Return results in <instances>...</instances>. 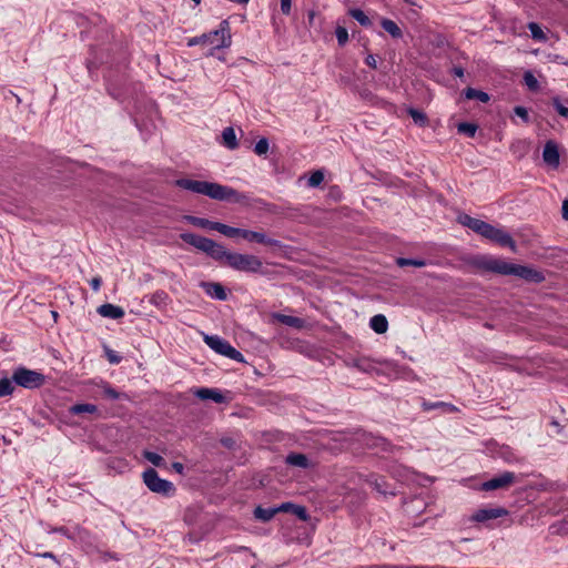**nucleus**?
Returning <instances> with one entry per match:
<instances>
[{"mask_svg":"<svg viewBox=\"0 0 568 568\" xmlns=\"http://www.w3.org/2000/svg\"><path fill=\"white\" fill-rule=\"evenodd\" d=\"M475 265L486 272L497 273L500 275H515L535 283H540L545 280L541 272L528 266L509 263L503 258L480 256L476 258Z\"/></svg>","mask_w":568,"mask_h":568,"instance_id":"f257e3e1","label":"nucleus"},{"mask_svg":"<svg viewBox=\"0 0 568 568\" xmlns=\"http://www.w3.org/2000/svg\"><path fill=\"white\" fill-rule=\"evenodd\" d=\"M175 184L193 193L206 195L217 201L242 202L246 196L236 190L215 182L197 181L192 179H179Z\"/></svg>","mask_w":568,"mask_h":568,"instance_id":"f03ea898","label":"nucleus"},{"mask_svg":"<svg viewBox=\"0 0 568 568\" xmlns=\"http://www.w3.org/2000/svg\"><path fill=\"white\" fill-rule=\"evenodd\" d=\"M181 240L199 251L204 252L211 258L224 263L229 266L233 252L227 251L222 244L214 242L211 239L194 234V233H182Z\"/></svg>","mask_w":568,"mask_h":568,"instance_id":"7ed1b4c3","label":"nucleus"},{"mask_svg":"<svg viewBox=\"0 0 568 568\" xmlns=\"http://www.w3.org/2000/svg\"><path fill=\"white\" fill-rule=\"evenodd\" d=\"M201 43L213 44L216 49L229 48L231 45V31L229 21L223 20L220 23L219 29L214 31L191 38L187 42V45L194 47Z\"/></svg>","mask_w":568,"mask_h":568,"instance_id":"20e7f679","label":"nucleus"},{"mask_svg":"<svg viewBox=\"0 0 568 568\" xmlns=\"http://www.w3.org/2000/svg\"><path fill=\"white\" fill-rule=\"evenodd\" d=\"M142 477H143V483L151 491L166 496V497L174 495L175 487H174L173 483L161 478L155 469H153V468L146 469L143 473Z\"/></svg>","mask_w":568,"mask_h":568,"instance_id":"39448f33","label":"nucleus"},{"mask_svg":"<svg viewBox=\"0 0 568 568\" xmlns=\"http://www.w3.org/2000/svg\"><path fill=\"white\" fill-rule=\"evenodd\" d=\"M12 381L23 388L33 389L41 387L45 377L42 373L21 366L13 371Z\"/></svg>","mask_w":568,"mask_h":568,"instance_id":"423d86ee","label":"nucleus"},{"mask_svg":"<svg viewBox=\"0 0 568 568\" xmlns=\"http://www.w3.org/2000/svg\"><path fill=\"white\" fill-rule=\"evenodd\" d=\"M229 266L235 271L246 273L262 272L263 262L260 257L252 254L233 253Z\"/></svg>","mask_w":568,"mask_h":568,"instance_id":"0eeeda50","label":"nucleus"},{"mask_svg":"<svg viewBox=\"0 0 568 568\" xmlns=\"http://www.w3.org/2000/svg\"><path fill=\"white\" fill-rule=\"evenodd\" d=\"M204 342L210 348L215 351L217 354H221L237 362H243V355L224 338L217 335H205Z\"/></svg>","mask_w":568,"mask_h":568,"instance_id":"6e6552de","label":"nucleus"},{"mask_svg":"<svg viewBox=\"0 0 568 568\" xmlns=\"http://www.w3.org/2000/svg\"><path fill=\"white\" fill-rule=\"evenodd\" d=\"M487 240L497 243L503 247H509L511 252H517V245L509 233L503 229L496 227L490 224L486 237Z\"/></svg>","mask_w":568,"mask_h":568,"instance_id":"1a4fd4ad","label":"nucleus"},{"mask_svg":"<svg viewBox=\"0 0 568 568\" xmlns=\"http://www.w3.org/2000/svg\"><path fill=\"white\" fill-rule=\"evenodd\" d=\"M516 481V475L513 471H504L500 475L486 480L481 484V490L490 491L506 489Z\"/></svg>","mask_w":568,"mask_h":568,"instance_id":"9d476101","label":"nucleus"},{"mask_svg":"<svg viewBox=\"0 0 568 568\" xmlns=\"http://www.w3.org/2000/svg\"><path fill=\"white\" fill-rule=\"evenodd\" d=\"M544 162L552 169H557L560 163L558 145L555 141L549 140L546 142L542 151Z\"/></svg>","mask_w":568,"mask_h":568,"instance_id":"9b49d317","label":"nucleus"},{"mask_svg":"<svg viewBox=\"0 0 568 568\" xmlns=\"http://www.w3.org/2000/svg\"><path fill=\"white\" fill-rule=\"evenodd\" d=\"M243 239L248 242H255V243L264 244V245H268V246H274V247L282 246V244L278 240L268 237L264 232L244 230Z\"/></svg>","mask_w":568,"mask_h":568,"instance_id":"f8f14e48","label":"nucleus"},{"mask_svg":"<svg viewBox=\"0 0 568 568\" xmlns=\"http://www.w3.org/2000/svg\"><path fill=\"white\" fill-rule=\"evenodd\" d=\"M508 515V510L503 507H495V508H483L477 510L473 515V520L483 523L490 519H497L500 517H505Z\"/></svg>","mask_w":568,"mask_h":568,"instance_id":"ddd939ff","label":"nucleus"},{"mask_svg":"<svg viewBox=\"0 0 568 568\" xmlns=\"http://www.w3.org/2000/svg\"><path fill=\"white\" fill-rule=\"evenodd\" d=\"M363 440L368 448L381 449V452L393 454L396 449L395 446H393L387 439L383 437L364 435Z\"/></svg>","mask_w":568,"mask_h":568,"instance_id":"4468645a","label":"nucleus"},{"mask_svg":"<svg viewBox=\"0 0 568 568\" xmlns=\"http://www.w3.org/2000/svg\"><path fill=\"white\" fill-rule=\"evenodd\" d=\"M195 396L202 400H213L214 403L221 404L225 400L224 395L216 388H197Z\"/></svg>","mask_w":568,"mask_h":568,"instance_id":"2eb2a0df","label":"nucleus"},{"mask_svg":"<svg viewBox=\"0 0 568 568\" xmlns=\"http://www.w3.org/2000/svg\"><path fill=\"white\" fill-rule=\"evenodd\" d=\"M98 313L102 317H108V318H113V320L122 318L125 314L124 310L122 307L110 304V303L100 305L98 307Z\"/></svg>","mask_w":568,"mask_h":568,"instance_id":"dca6fc26","label":"nucleus"},{"mask_svg":"<svg viewBox=\"0 0 568 568\" xmlns=\"http://www.w3.org/2000/svg\"><path fill=\"white\" fill-rule=\"evenodd\" d=\"M423 410L429 412L433 409H440L444 414H452L458 410L456 406L445 402H426L422 403Z\"/></svg>","mask_w":568,"mask_h":568,"instance_id":"f3484780","label":"nucleus"},{"mask_svg":"<svg viewBox=\"0 0 568 568\" xmlns=\"http://www.w3.org/2000/svg\"><path fill=\"white\" fill-rule=\"evenodd\" d=\"M202 287L209 296L219 301H225L227 297L225 288L220 283H203Z\"/></svg>","mask_w":568,"mask_h":568,"instance_id":"a211bd4d","label":"nucleus"},{"mask_svg":"<svg viewBox=\"0 0 568 568\" xmlns=\"http://www.w3.org/2000/svg\"><path fill=\"white\" fill-rule=\"evenodd\" d=\"M378 362L375 359H372L369 357H358L353 361V366L356 367L358 371L364 373H371L376 369V364Z\"/></svg>","mask_w":568,"mask_h":568,"instance_id":"6ab92c4d","label":"nucleus"},{"mask_svg":"<svg viewBox=\"0 0 568 568\" xmlns=\"http://www.w3.org/2000/svg\"><path fill=\"white\" fill-rule=\"evenodd\" d=\"M286 464L300 468H308L310 460L306 455L300 453H291L286 456Z\"/></svg>","mask_w":568,"mask_h":568,"instance_id":"aec40b11","label":"nucleus"},{"mask_svg":"<svg viewBox=\"0 0 568 568\" xmlns=\"http://www.w3.org/2000/svg\"><path fill=\"white\" fill-rule=\"evenodd\" d=\"M222 143L229 150H235L239 146L236 134L233 128L227 126L223 130Z\"/></svg>","mask_w":568,"mask_h":568,"instance_id":"412c9836","label":"nucleus"},{"mask_svg":"<svg viewBox=\"0 0 568 568\" xmlns=\"http://www.w3.org/2000/svg\"><path fill=\"white\" fill-rule=\"evenodd\" d=\"M369 326L375 333L383 334L388 328V322L383 314H377L371 318Z\"/></svg>","mask_w":568,"mask_h":568,"instance_id":"4be33fe9","label":"nucleus"},{"mask_svg":"<svg viewBox=\"0 0 568 568\" xmlns=\"http://www.w3.org/2000/svg\"><path fill=\"white\" fill-rule=\"evenodd\" d=\"M185 220L194 226L202 227V229H209V230H213V231H216V225H219V222H213L207 219L196 217V216H192V215L185 216Z\"/></svg>","mask_w":568,"mask_h":568,"instance_id":"5701e85b","label":"nucleus"},{"mask_svg":"<svg viewBox=\"0 0 568 568\" xmlns=\"http://www.w3.org/2000/svg\"><path fill=\"white\" fill-rule=\"evenodd\" d=\"M382 28L389 33L394 39L403 37L402 29L390 19L383 18L381 20Z\"/></svg>","mask_w":568,"mask_h":568,"instance_id":"b1692460","label":"nucleus"},{"mask_svg":"<svg viewBox=\"0 0 568 568\" xmlns=\"http://www.w3.org/2000/svg\"><path fill=\"white\" fill-rule=\"evenodd\" d=\"M276 515L275 507L263 508L257 506L254 509V517L263 523L270 521Z\"/></svg>","mask_w":568,"mask_h":568,"instance_id":"393cba45","label":"nucleus"},{"mask_svg":"<svg viewBox=\"0 0 568 568\" xmlns=\"http://www.w3.org/2000/svg\"><path fill=\"white\" fill-rule=\"evenodd\" d=\"M216 231L227 237H235V236L243 237L244 229L229 226L226 224L219 222V225H216Z\"/></svg>","mask_w":568,"mask_h":568,"instance_id":"a878e982","label":"nucleus"},{"mask_svg":"<svg viewBox=\"0 0 568 568\" xmlns=\"http://www.w3.org/2000/svg\"><path fill=\"white\" fill-rule=\"evenodd\" d=\"M458 222L462 225H464V226L470 229L471 231L476 232L484 221L475 219V217H471L468 214H460L458 216Z\"/></svg>","mask_w":568,"mask_h":568,"instance_id":"bb28decb","label":"nucleus"},{"mask_svg":"<svg viewBox=\"0 0 568 568\" xmlns=\"http://www.w3.org/2000/svg\"><path fill=\"white\" fill-rule=\"evenodd\" d=\"M275 318L291 327L301 328L303 326V320L295 316L284 315V314H275Z\"/></svg>","mask_w":568,"mask_h":568,"instance_id":"cd10ccee","label":"nucleus"},{"mask_svg":"<svg viewBox=\"0 0 568 568\" xmlns=\"http://www.w3.org/2000/svg\"><path fill=\"white\" fill-rule=\"evenodd\" d=\"M464 94L469 100L476 99L483 103H487L490 99L488 93L474 88H467Z\"/></svg>","mask_w":568,"mask_h":568,"instance_id":"c85d7f7f","label":"nucleus"},{"mask_svg":"<svg viewBox=\"0 0 568 568\" xmlns=\"http://www.w3.org/2000/svg\"><path fill=\"white\" fill-rule=\"evenodd\" d=\"M348 14L355 19L363 27H371L372 20L361 9L354 8L348 11Z\"/></svg>","mask_w":568,"mask_h":568,"instance_id":"c756f323","label":"nucleus"},{"mask_svg":"<svg viewBox=\"0 0 568 568\" xmlns=\"http://www.w3.org/2000/svg\"><path fill=\"white\" fill-rule=\"evenodd\" d=\"M69 412L72 415H80L83 413L94 414L98 412V407L93 404H75L70 407Z\"/></svg>","mask_w":568,"mask_h":568,"instance_id":"7c9ffc66","label":"nucleus"},{"mask_svg":"<svg viewBox=\"0 0 568 568\" xmlns=\"http://www.w3.org/2000/svg\"><path fill=\"white\" fill-rule=\"evenodd\" d=\"M100 387L102 389V395L108 399L118 400L122 397V394H120L106 382H101Z\"/></svg>","mask_w":568,"mask_h":568,"instance_id":"2f4dec72","label":"nucleus"},{"mask_svg":"<svg viewBox=\"0 0 568 568\" xmlns=\"http://www.w3.org/2000/svg\"><path fill=\"white\" fill-rule=\"evenodd\" d=\"M14 382L12 378L3 377L0 378V398L4 396L12 395L14 390Z\"/></svg>","mask_w":568,"mask_h":568,"instance_id":"473e14b6","label":"nucleus"},{"mask_svg":"<svg viewBox=\"0 0 568 568\" xmlns=\"http://www.w3.org/2000/svg\"><path fill=\"white\" fill-rule=\"evenodd\" d=\"M396 263L400 267H404V266L424 267L426 265V261L422 260V258L398 257Z\"/></svg>","mask_w":568,"mask_h":568,"instance_id":"72a5a7b5","label":"nucleus"},{"mask_svg":"<svg viewBox=\"0 0 568 568\" xmlns=\"http://www.w3.org/2000/svg\"><path fill=\"white\" fill-rule=\"evenodd\" d=\"M528 29L531 33L532 39H535L537 41H546L547 40L546 34L544 33V31L541 30V28L538 23L529 22Z\"/></svg>","mask_w":568,"mask_h":568,"instance_id":"f704fd0d","label":"nucleus"},{"mask_svg":"<svg viewBox=\"0 0 568 568\" xmlns=\"http://www.w3.org/2000/svg\"><path fill=\"white\" fill-rule=\"evenodd\" d=\"M457 131L458 133L473 138L477 131V125L469 122H462L457 125Z\"/></svg>","mask_w":568,"mask_h":568,"instance_id":"c9c22d12","label":"nucleus"},{"mask_svg":"<svg viewBox=\"0 0 568 568\" xmlns=\"http://www.w3.org/2000/svg\"><path fill=\"white\" fill-rule=\"evenodd\" d=\"M143 456L148 462H150L152 465H154L156 467H161V466L165 465L163 457L154 452L145 450L143 453Z\"/></svg>","mask_w":568,"mask_h":568,"instance_id":"e433bc0d","label":"nucleus"},{"mask_svg":"<svg viewBox=\"0 0 568 568\" xmlns=\"http://www.w3.org/2000/svg\"><path fill=\"white\" fill-rule=\"evenodd\" d=\"M270 143L265 138L260 139L254 145V152L257 155H265L268 152Z\"/></svg>","mask_w":568,"mask_h":568,"instance_id":"4c0bfd02","label":"nucleus"},{"mask_svg":"<svg viewBox=\"0 0 568 568\" xmlns=\"http://www.w3.org/2000/svg\"><path fill=\"white\" fill-rule=\"evenodd\" d=\"M409 115L412 116V119L414 120L415 123L419 124V125H425L426 122H427V118L425 115V113L416 110V109H409L408 111Z\"/></svg>","mask_w":568,"mask_h":568,"instance_id":"58836bf2","label":"nucleus"},{"mask_svg":"<svg viewBox=\"0 0 568 568\" xmlns=\"http://www.w3.org/2000/svg\"><path fill=\"white\" fill-rule=\"evenodd\" d=\"M324 180V174L322 171H315L311 174L307 181V185L311 187L318 186Z\"/></svg>","mask_w":568,"mask_h":568,"instance_id":"ea45409f","label":"nucleus"},{"mask_svg":"<svg viewBox=\"0 0 568 568\" xmlns=\"http://www.w3.org/2000/svg\"><path fill=\"white\" fill-rule=\"evenodd\" d=\"M336 39L339 45H345L348 41V32L344 27H337L335 30Z\"/></svg>","mask_w":568,"mask_h":568,"instance_id":"a19ab883","label":"nucleus"},{"mask_svg":"<svg viewBox=\"0 0 568 568\" xmlns=\"http://www.w3.org/2000/svg\"><path fill=\"white\" fill-rule=\"evenodd\" d=\"M524 82L528 87V89L532 91L537 90L539 87L537 79L531 72H526L524 74Z\"/></svg>","mask_w":568,"mask_h":568,"instance_id":"79ce46f5","label":"nucleus"},{"mask_svg":"<svg viewBox=\"0 0 568 568\" xmlns=\"http://www.w3.org/2000/svg\"><path fill=\"white\" fill-rule=\"evenodd\" d=\"M552 105L561 116L568 118V108L562 105L558 98L552 99Z\"/></svg>","mask_w":568,"mask_h":568,"instance_id":"37998d69","label":"nucleus"},{"mask_svg":"<svg viewBox=\"0 0 568 568\" xmlns=\"http://www.w3.org/2000/svg\"><path fill=\"white\" fill-rule=\"evenodd\" d=\"M292 513L297 516L301 520L306 521L308 519V514L306 511V508L303 506H298L294 504Z\"/></svg>","mask_w":568,"mask_h":568,"instance_id":"c03bdc74","label":"nucleus"},{"mask_svg":"<svg viewBox=\"0 0 568 568\" xmlns=\"http://www.w3.org/2000/svg\"><path fill=\"white\" fill-rule=\"evenodd\" d=\"M514 112L517 116H519L525 123L529 122V114L526 108L524 106H515Z\"/></svg>","mask_w":568,"mask_h":568,"instance_id":"a18cd8bd","label":"nucleus"},{"mask_svg":"<svg viewBox=\"0 0 568 568\" xmlns=\"http://www.w3.org/2000/svg\"><path fill=\"white\" fill-rule=\"evenodd\" d=\"M292 10V0H281V11L283 14L288 16Z\"/></svg>","mask_w":568,"mask_h":568,"instance_id":"49530a36","label":"nucleus"},{"mask_svg":"<svg viewBox=\"0 0 568 568\" xmlns=\"http://www.w3.org/2000/svg\"><path fill=\"white\" fill-rule=\"evenodd\" d=\"M294 504L292 503H283L280 506L275 507L276 514L277 513H288L293 510Z\"/></svg>","mask_w":568,"mask_h":568,"instance_id":"de8ad7c7","label":"nucleus"},{"mask_svg":"<svg viewBox=\"0 0 568 568\" xmlns=\"http://www.w3.org/2000/svg\"><path fill=\"white\" fill-rule=\"evenodd\" d=\"M489 226L490 224L484 221L475 233L486 237Z\"/></svg>","mask_w":568,"mask_h":568,"instance_id":"09e8293b","label":"nucleus"},{"mask_svg":"<svg viewBox=\"0 0 568 568\" xmlns=\"http://www.w3.org/2000/svg\"><path fill=\"white\" fill-rule=\"evenodd\" d=\"M489 226L490 224L484 221L475 233L486 237Z\"/></svg>","mask_w":568,"mask_h":568,"instance_id":"8fccbe9b","label":"nucleus"},{"mask_svg":"<svg viewBox=\"0 0 568 568\" xmlns=\"http://www.w3.org/2000/svg\"><path fill=\"white\" fill-rule=\"evenodd\" d=\"M101 284H102V280L101 277L97 276V277H93L91 281H90V285L92 287V290L94 292H98L101 287Z\"/></svg>","mask_w":568,"mask_h":568,"instance_id":"3c124183","label":"nucleus"},{"mask_svg":"<svg viewBox=\"0 0 568 568\" xmlns=\"http://www.w3.org/2000/svg\"><path fill=\"white\" fill-rule=\"evenodd\" d=\"M365 62L368 67H371L372 69H376L377 68V60H376V57L373 55V54H368L365 59Z\"/></svg>","mask_w":568,"mask_h":568,"instance_id":"603ef678","label":"nucleus"},{"mask_svg":"<svg viewBox=\"0 0 568 568\" xmlns=\"http://www.w3.org/2000/svg\"><path fill=\"white\" fill-rule=\"evenodd\" d=\"M108 358H109V362L112 364H118L121 361V357L113 352H109Z\"/></svg>","mask_w":568,"mask_h":568,"instance_id":"864d4df0","label":"nucleus"},{"mask_svg":"<svg viewBox=\"0 0 568 568\" xmlns=\"http://www.w3.org/2000/svg\"><path fill=\"white\" fill-rule=\"evenodd\" d=\"M561 212H562V219L568 220V200H565L562 202Z\"/></svg>","mask_w":568,"mask_h":568,"instance_id":"5fc2aeb1","label":"nucleus"},{"mask_svg":"<svg viewBox=\"0 0 568 568\" xmlns=\"http://www.w3.org/2000/svg\"><path fill=\"white\" fill-rule=\"evenodd\" d=\"M172 467L179 474H182L184 470V466L181 463H173Z\"/></svg>","mask_w":568,"mask_h":568,"instance_id":"6e6d98bb","label":"nucleus"},{"mask_svg":"<svg viewBox=\"0 0 568 568\" xmlns=\"http://www.w3.org/2000/svg\"><path fill=\"white\" fill-rule=\"evenodd\" d=\"M454 74L458 78H462L464 75V70L460 67L454 68Z\"/></svg>","mask_w":568,"mask_h":568,"instance_id":"4d7b16f0","label":"nucleus"},{"mask_svg":"<svg viewBox=\"0 0 568 568\" xmlns=\"http://www.w3.org/2000/svg\"><path fill=\"white\" fill-rule=\"evenodd\" d=\"M222 444L225 446V447H232L233 445V440L231 438H223L222 439Z\"/></svg>","mask_w":568,"mask_h":568,"instance_id":"13d9d810","label":"nucleus"},{"mask_svg":"<svg viewBox=\"0 0 568 568\" xmlns=\"http://www.w3.org/2000/svg\"><path fill=\"white\" fill-rule=\"evenodd\" d=\"M503 457L507 463H511L514 460L513 454L510 452L504 455Z\"/></svg>","mask_w":568,"mask_h":568,"instance_id":"bf43d9fd","label":"nucleus"},{"mask_svg":"<svg viewBox=\"0 0 568 568\" xmlns=\"http://www.w3.org/2000/svg\"><path fill=\"white\" fill-rule=\"evenodd\" d=\"M41 557L55 559V556L52 552H49V551L48 552H43L41 555Z\"/></svg>","mask_w":568,"mask_h":568,"instance_id":"052dcab7","label":"nucleus"},{"mask_svg":"<svg viewBox=\"0 0 568 568\" xmlns=\"http://www.w3.org/2000/svg\"><path fill=\"white\" fill-rule=\"evenodd\" d=\"M375 485H376V488H377L379 491H382V490H381V486H379V484H378L377 481L375 483Z\"/></svg>","mask_w":568,"mask_h":568,"instance_id":"680f3d73","label":"nucleus"},{"mask_svg":"<svg viewBox=\"0 0 568 568\" xmlns=\"http://www.w3.org/2000/svg\"><path fill=\"white\" fill-rule=\"evenodd\" d=\"M404 1L409 3V4H415L412 0H404Z\"/></svg>","mask_w":568,"mask_h":568,"instance_id":"e2e57ef3","label":"nucleus"}]
</instances>
